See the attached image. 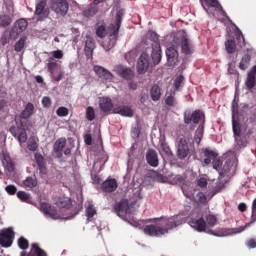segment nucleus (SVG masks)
Returning a JSON list of instances; mask_svg holds the SVG:
<instances>
[{
    "label": "nucleus",
    "instance_id": "obj_63",
    "mask_svg": "<svg viewBox=\"0 0 256 256\" xmlns=\"http://www.w3.org/2000/svg\"><path fill=\"white\" fill-rule=\"evenodd\" d=\"M39 169H40V173H42V175L47 174V168H45V165L39 166Z\"/></svg>",
    "mask_w": 256,
    "mask_h": 256
},
{
    "label": "nucleus",
    "instance_id": "obj_32",
    "mask_svg": "<svg viewBox=\"0 0 256 256\" xmlns=\"http://www.w3.org/2000/svg\"><path fill=\"white\" fill-rule=\"evenodd\" d=\"M202 7L205 9V11H207L206 7H213L214 9H217L218 11L221 10V6L219 5V2H217V0H200Z\"/></svg>",
    "mask_w": 256,
    "mask_h": 256
},
{
    "label": "nucleus",
    "instance_id": "obj_56",
    "mask_svg": "<svg viewBox=\"0 0 256 256\" xmlns=\"http://www.w3.org/2000/svg\"><path fill=\"white\" fill-rule=\"evenodd\" d=\"M6 191L9 195H15V193H17V188L13 185H8L6 186Z\"/></svg>",
    "mask_w": 256,
    "mask_h": 256
},
{
    "label": "nucleus",
    "instance_id": "obj_51",
    "mask_svg": "<svg viewBox=\"0 0 256 256\" xmlns=\"http://www.w3.org/2000/svg\"><path fill=\"white\" fill-rule=\"evenodd\" d=\"M35 161L38 164V166L45 165V159L41 154H35Z\"/></svg>",
    "mask_w": 256,
    "mask_h": 256
},
{
    "label": "nucleus",
    "instance_id": "obj_43",
    "mask_svg": "<svg viewBox=\"0 0 256 256\" xmlns=\"http://www.w3.org/2000/svg\"><path fill=\"white\" fill-rule=\"evenodd\" d=\"M86 119L87 121H93L95 119V109L91 106L86 108Z\"/></svg>",
    "mask_w": 256,
    "mask_h": 256
},
{
    "label": "nucleus",
    "instance_id": "obj_29",
    "mask_svg": "<svg viewBox=\"0 0 256 256\" xmlns=\"http://www.w3.org/2000/svg\"><path fill=\"white\" fill-rule=\"evenodd\" d=\"M104 191L111 193L117 189V181L115 179H108L103 183Z\"/></svg>",
    "mask_w": 256,
    "mask_h": 256
},
{
    "label": "nucleus",
    "instance_id": "obj_22",
    "mask_svg": "<svg viewBox=\"0 0 256 256\" xmlns=\"http://www.w3.org/2000/svg\"><path fill=\"white\" fill-rule=\"evenodd\" d=\"M203 119H205V115L203 114V112L195 111L191 115V118L186 115L185 118H184V121L187 124L191 123V121H193V123H201V121H203Z\"/></svg>",
    "mask_w": 256,
    "mask_h": 256
},
{
    "label": "nucleus",
    "instance_id": "obj_54",
    "mask_svg": "<svg viewBox=\"0 0 256 256\" xmlns=\"http://www.w3.org/2000/svg\"><path fill=\"white\" fill-rule=\"evenodd\" d=\"M42 105L43 107H45L46 109H49V107H51V98L45 96L42 98Z\"/></svg>",
    "mask_w": 256,
    "mask_h": 256
},
{
    "label": "nucleus",
    "instance_id": "obj_2",
    "mask_svg": "<svg viewBox=\"0 0 256 256\" xmlns=\"http://www.w3.org/2000/svg\"><path fill=\"white\" fill-rule=\"evenodd\" d=\"M183 223H185L183 216L156 218L153 224L144 227V234L149 235V237H161V235H167L171 229H175V227H179Z\"/></svg>",
    "mask_w": 256,
    "mask_h": 256
},
{
    "label": "nucleus",
    "instance_id": "obj_64",
    "mask_svg": "<svg viewBox=\"0 0 256 256\" xmlns=\"http://www.w3.org/2000/svg\"><path fill=\"white\" fill-rule=\"evenodd\" d=\"M239 211H245L247 209V205L245 203H241L238 205Z\"/></svg>",
    "mask_w": 256,
    "mask_h": 256
},
{
    "label": "nucleus",
    "instance_id": "obj_19",
    "mask_svg": "<svg viewBox=\"0 0 256 256\" xmlns=\"http://www.w3.org/2000/svg\"><path fill=\"white\" fill-rule=\"evenodd\" d=\"M206 159L204 160V163L206 165H209V163H213V167L215 169H219V165L221 163V161L217 158V153L214 151H206Z\"/></svg>",
    "mask_w": 256,
    "mask_h": 256
},
{
    "label": "nucleus",
    "instance_id": "obj_28",
    "mask_svg": "<svg viewBox=\"0 0 256 256\" xmlns=\"http://www.w3.org/2000/svg\"><path fill=\"white\" fill-rule=\"evenodd\" d=\"M39 147V138L36 135L30 136V138L27 141V149L29 151H37Z\"/></svg>",
    "mask_w": 256,
    "mask_h": 256
},
{
    "label": "nucleus",
    "instance_id": "obj_5",
    "mask_svg": "<svg viewBox=\"0 0 256 256\" xmlns=\"http://www.w3.org/2000/svg\"><path fill=\"white\" fill-rule=\"evenodd\" d=\"M170 38L171 45H175L176 47L181 45L182 52H184L185 55L191 54V46L189 45V40L187 39V33H185V31L181 30L173 32Z\"/></svg>",
    "mask_w": 256,
    "mask_h": 256
},
{
    "label": "nucleus",
    "instance_id": "obj_7",
    "mask_svg": "<svg viewBox=\"0 0 256 256\" xmlns=\"http://www.w3.org/2000/svg\"><path fill=\"white\" fill-rule=\"evenodd\" d=\"M133 207H139V204L137 202H134L129 204V201L123 200L119 204L118 208V216L122 217V219H129L131 217V212L133 211Z\"/></svg>",
    "mask_w": 256,
    "mask_h": 256
},
{
    "label": "nucleus",
    "instance_id": "obj_27",
    "mask_svg": "<svg viewBox=\"0 0 256 256\" xmlns=\"http://www.w3.org/2000/svg\"><path fill=\"white\" fill-rule=\"evenodd\" d=\"M27 29V20L20 19L18 20L13 28V33H16V35H19V33H23Z\"/></svg>",
    "mask_w": 256,
    "mask_h": 256
},
{
    "label": "nucleus",
    "instance_id": "obj_14",
    "mask_svg": "<svg viewBox=\"0 0 256 256\" xmlns=\"http://www.w3.org/2000/svg\"><path fill=\"white\" fill-rule=\"evenodd\" d=\"M1 161L6 173H13V171H15V163L11 160L9 153L2 152Z\"/></svg>",
    "mask_w": 256,
    "mask_h": 256
},
{
    "label": "nucleus",
    "instance_id": "obj_40",
    "mask_svg": "<svg viewBox=\"0 0 256 256\" xmlns=\"http://www.w3.org/2000/svg\"><path fill=\"white\" fill-rule=\"evenodd\" d=\"M250 61H251V57L249 55H244L239 65L240 69H242V71H245V69L249 67Z\"/></svg>",
    "mask_w": 256,
    "mask_h": 256
},
{
    "label": "nucleus",
    "instance_id": "obj_60",
    "mask_svg": "<svg viewBox=\"0 0 256 256\" xmlns=\"http://www.w3.org/2000/svg\"><path fill=\"white\" fill-rule=\"evenodd\" d=\"M232 167H233V163H231V162L229 164L224 165L223 170H222V172H220V174L221 173H229V171H231Z\"/></svg>",
    "mask_w": 256,
    "mask_h": 256
},
{
    "label": "nucleus",
    "instance_id": "obj_59",
    "mask_svg": "<svg viewBox=\"0 0 256 256\" xmlns=\"http://www.w3.org/2000/svg\"><path fill=\"white\" fill-rule=\"evenodd\" d=\"M207 223L208 225H215V223H217V218H215L213 215H209L207 217Z\"/></svg>",
    "mask_w": 256,
    "mask_h": 256
},
{
    "label": "nucleus",
    "instance_id": "obj_10",
    "mask_svg": "<svg viewBox=\"0 0 256 256\" xmlns=\"http://www.w3.org/2000/svg\"><path fill=\"white\" fill-rule=\"evenodd\" d=\"M166 57L168 67H175L179 63V51H177L176 45H172L166 49Z\"/></svg>",
    "mask_w": 256,
    "mask_h": 256
},
{
    "label": "nucleus",
    "instance_id": "obj_18",
    "mask_svg": "<svg viewBox=\"0 0 256 256\" xmlns=\"http://www.w3.org/2000/svg\"><path fill=\"white\" fill-rule=\"evenodd\" d=\"M177 154L180 159H185V157L189 155V145L187 144V140L181 139L179 141Z\"/></svg>",
    "mask_w": 256,
    "mask_h": 256
},
{
    "label": "nucleus",
    "instance_id": "obj_53",
    "mask_svg": "<svg viewBox=\"0 0 256 256\" xmlns=\"http://www.w3.org/2000/svg\"><path fill=\"white\" fill-rule=\"evenodd\" d=\"M52 57H54V59H63V52L61 50H54L51 52Z\"/></svg>",
    "mask_w": 256,
    "mask_h": 256
},
{
    "label": "nucleus",
    "instance_id": "obj_35",
    "mask_svg": "<svg viewBox=\"0 0 256 256\" xmlns=\"http://www.w3.org/2000/svg\"><path fill=\"white\" fill-rule=\"evenodd\" d=\"M235 117H237L236 108L235 106L232 107V125H233V132L234 135H239L241 133V128L239 124L235 121Z\"/></svg>",
    "mask_w": 256,
    "mask_h": 256
},
{
    "label": "nucleus",
    "instance_id": "obj_34",
    "mask_svg": "<svg viewBox=\"0 0 256 256\" xmlns=\"http://www.w3.org/2000/svg\"><path fill=\"white\" fill-rule=\"evenodd\" d=\"M150 95L153 101H159L161 99V88L157 85H153L150 89Z\"/></svg>",
    "mask_w": 256,
    "mask_h": 256
},
{
    "label": "nucleus",
    "instance_id": "obj_11",
    "mask_svg": "<svg viewBox=\"0 0 256 256\" xmlns=\"http://www.w3.org/2000/svg\"><path fill=\"white\" fill-rule=\"evenodd\" d=\"M52 9L57 13V15H67V11H69V4H67V1L65 0H54Z\"/></svg>",
    "mask_w": 256,
    "mask_h": 256
},
{
    "label": "nucleus",
    "instance_id": "obj_30",
    "mask_svg": "<svg viewBox=\"0 0 256 256\" xmlns=\"http://www.w3.org/2000/svg\"><path fill=\"white\" fill-rule=\"evenodd\" d=\"M21 256H27L25 253H21ZM28 256H47V253L43 251L41 248H39V245L33 244L30 254Z\"/></svg>",
    "mask_w": 256,
    "mask_h": 256
},
{
    "label": "nucleus",
    "instance_id": "obj_42",
    "mask_svg": "<svg viewBox=\"0 0 256 256\" xmlns=\"http://www.w3.org/2000/svg\"><path fill=\"white\" fill-rule=\"evenodd\" d=\"M201 139H203V125H200L196 130L194 141L199 145V143H201Z\"/></svg>",
    "mask_w": 256,
    "mask_h": 256
},
{
    "label": "nucleus",
    "instance_id": "obj_41",
    "mask_svg": "<svg viewBox=\"0 0 256 256\" xmlns=\"http://www.w3.org/2000/svg\"><path fill=\"white\" fill-rule=\"evenodd\" d=\"M160 153L162 155V157H171V155H173V153L171 152V148H169V146L162 144L160 147Z\"/></svg>",
    "mask_w": 256,
    "mask_h": 256
},
{
    "label": "nucleus",
    "instance_id": "obj_26",
    "mask_svg": "<svg viewBox=\"0 0 256 256\" xmlns=\"http://www.w3.org/2000/svg\"><path fill=\"white\" fill-rule=\"evenodd\" d=\"M114 113L122 115V117H133V110L127 106H121L114 109Z\"/></svg>",
    "mask_w": 256,
    "mask_h": 256
},
{
    "label": "nucleus",
    "instance_id": "obj_39",
    "mask_svg": "<svg viewBox=\"0 0 256 256\" xmlns=\"http://www.w3.org/2000/svg\"><path fill=\"white\" fill-rule=\"evenodd\" d=\"M188 197H193V199L195 201H197V203H206L207 202V197L205 196V194L199 192L198 194H192V195H188Z\"/></svg>",
    "mask_w": 256,
    "mask_h": 256
},
{
    "label": "nucleus",
    "instance_id": "obj_44",
    "mask_svg": "<svg viewBox=\"0 0 256 256\" xmlns=\"http://www.w3.org/2000/svg\"><path fill=\"white\" fill-rule=\"evenodd\" d=\"M56 115H58V117H67V115H69V109H67V107H59L56 110Z\"/></svg>",
    "mask_w": 256,
    "mask_h": 256
},
{
    "label": "nucleus",
    "instance_id": "obj_1",
    "mask_svg": "<svg viewBox=\"0 0 256 256\" xmlns=\"http://www.w3.org/2000/svg\"><path fill=\"white\" fill-rule=\"evenodd\" d=\"M115 17L114 24H111L109 28L105 26V24H100L96 28V35L97 37H100V39H103V37H107L106 41L103 42V48L105 51H111L113 47H115V44L117 43V33H119V27H121V17H123V10L119 8H115L113 10Z\"/></svg>",
    "mask_w": 256,
    "mask_h": 256
},
{
    "label": "nucleus",
    "instance_id": "obj_37",
    "mask_svg": "<svg viewBox=\"0 0 256 256\" xmlns=\"http://www.w3.org/2000/svg\"><path fill=\"white\" fill-rule=\"evenodd\" d=\"M93 49H95V42H93V39L88 38L85 46V53L87 55H91L93 53Z\"/></svg>",
    "mask_w": 256,
    "mask_h": 256
},
{
    "label": "nucleus",
    "instance_id": "obj_57",
    "mask_svg": "<svg viewBox=\"0 0 256 256\" xmlns=\"http://www.w3.org/2000/svg\"><path fill=\"white\" fill-rule=\"evenodd\" d=\"M95 13H96L95 9H87L83 11L84 17H93Z\"/></svg>",
    "mask_w": 256,
    "mask_h": 256
},
{
    "label": "nucleus",
    "instance_id": "obj_17",
    "mask_svg": "<svg viewBox=\"0 0 256 256\" xmlns=\"http://www.w3.org/2000/svg\"><path fill=\"white\" fill-rule=\"evenodd\" d=\"M45 5H47L45 0H36L35 15H37L39 19H43L49 15V11H47Z\"/></svg>",
    "mask_w": 256,
    "mask_h": 256
},
{
    "label": "nucleus",
    "instance_id": "obj_12",
    "mask_svg": "<svg viewBox=\"0 0 256 256\" xmlns=\"http://www.w3.org/2000/svg\"><path fill=\"white\" fill-rule=\"evenodd\" d=\"M151 57L153 65H159L162 59L161 45L159 42L152 43Z\"/></svg>",
    "mask_w": 256,
    "mask_h": 256
},
{
    "label": "nucleus",
    "instance_id": "obj_46",
    "mask_svg": "<svg viewBox=\"0 0 256 256\" xmlns=\"http://www.w3.org/2000/svg\"><path fill=\"white\" fill-rule=\"evenodd\" d=\"M18 199H21V201H28V199H31V194L24 192V191H19L17 193Z\"/></svg>",
    "mask_w": 256,
    "mask_h": 256
},
{
    "label": "nucleus",
    "instance_id": "obj_21",
    "mask_svg": "<svg viewBox=\"0 0 256 256\" xmlns=\"http://www.w3.org/2000/svg\"><path fill=\"white\" fill-rule=\"evenodd\" d=\"M94 71L101 79H106V81L113 79V74L101 66H95Z\"/></svg>",
    "mask_w": 256,
    "mask_h": 256
},
{
    "label": "nucleus",
    "instance_id": "obj_23",
    "mask_svg": "<svg viewBox=\"0 0 256 256\" xmlns=\"http://www.w3.org/2000/svg\"><path fill=\"white\" fill-rule=\"evenodd\" d=\"M146 160L152 167H157L159 165V158L157 157V152H155V150H149L147 152Z\"/></svg>",
    "mask_w": 256,
    "mask_h": 256
},
{
    "label": "nucleus",
    "instance_id": "obj_47",
    "mask_svg": "<svg viewBox=\"0 0 256 256\" xmlns=\"http://www.w3.org/2000/svg\"><path fill=\"white\" fill-rule=\"evenodd\" d=\"M183 80H184L183 74L177 75V76L175 77V79H174V87H175L176 89H179V87H181V83H183Z\"/></svg>",
    "mask_w": 256,
    "mask_h": 256
},
{
    "label": "nucleus",
    "instance_id": "obj_48",
    "mask_svg": "<svg viewBox=\"0 0 256 256\" xmlns=\"http://www.w3.org/2000/svg\"><path fill=\"white\" fill-rule=\"evenodd\" d=\"M18 247H20V249H28L29 242L25 238H19L18 239Z\"/></svg>",
    "mask_w": 256,
    "mask_h": 256
},
{
    "label": "nucleus",
    "instance_id": "obj_33",
    "mask_svg": "<svg viewBox=\"0 0 256 256\" xmlns=\"http://www.w3.org/2000/svg\"><path fill=\"white\" fill-rule=\"evenodd\" d=\"M202 7L205 9V11H207L206 7H213L214 9H217L218 11L221 10V6L219 5V2H217V0H200Z\"/></svg>",
    "mask_w": 256,
    "mask_h": 256
},
{
    "label": "nucleus",
    "instance_id": "obj_8",
    "mask_svg": "<svg viewBox=\"0 0 256 256\" xmlns=\"http://www.w3.org/2000/svg\"><path fill=\"white\" fill-rule=\"evenodd\" d=\"M15 239V232L13 228H5L0 230V245L1 247H11Z\"/></svg>",
    "mask_w": 256,
    "mask_h": 256
},
{
    "label": "nucleus",
    "instance_id": "obj_49",
    "mask_svg": "<svg viewBox=\"0 0 256 256\" xmlns=\"http://www.w3.org/2000/svg\"><path fill=\"white\" fill-rule=\"evenodd\" d=\"M11 24V18L9 16L0 17V25L2 27H7V25Z\"/></svg>",
    "mask_w": 256,
    "mask_h": 256
},
{
    "label": "nucleus",
    "instance_id": "obj_55",
    "mask_svg": "<svg viewBox=\"0 0 256 256\" xmlns=\"http://www.w3.org/2000/svg\"><path fill=\"white\" fill-rule=\"evenodd\" d=\"M48 71L53 75L55 73L54 69L57 67V62L49 61L47 64Z\"/></svg>",
    "mask_w": 256,
    "mask_h": 256
},
{
    "label": "nucleus",
    "instance_id": "obj_20",
    "mask_svg": "<svg viewBox=\"0 0 256 256\" xmlns=\"http://www.w3.org/2000/svg\"><path fill=\"white\" fill-rule=\"evenodd\" d=\"M99 107L104 113H109L113 110V101L109 97H102L99 99Z\"/></svg>",
    "mask_w": 256,
    "mask_h": 256
},
{
    "label": "nucleus",
    "instance_id": "obj_9",
    "mask_svg": "<svg viewBox=\"0 0 256 256\" xmlns=\"http://www.w3.org/2000/svg\"><path fill=\"white\" fill-rule=\"evenodd\" d=\"M40 210L46 217H50V219H65L63 213L56 211L55 208L51 207L47 202H42L40 204Z\"/></svg>",
    "mask_w": 256,
    "mask_h": 256
},
{
    "label": "nucleus",
    "instance_id": "obj_62",
    "mask_svg": "<svg viewBox=\"0 0 256 256\" xmlns=\"http://www.w3.org/2000/svg\"><path fill=\"white\" fill-rule=\"evenodd\" d=\"M84 139H85L86 145H91V134H86Z\"/></svg>",
    "mask_w": 256,
    "mask_h": 256
},
{
    "label": "nucleus",
    "instance_id": "obj_31",
    "mask_svg": "<svg viewBox=\"0 0 256 256\" xmlns=\"http://www.w3.org/2000/svg\"><path fill=\"white\" fill-rule=\"evenodd\" d=\"M65 145H67V140L65 138L58 139L54 144V151L58 153V156L61 155L63 149H65Z\"/></svg>",
    "mask_w": 256,
    "mask_h": 256
},
{
    "label": "nucleus",
    "instance_id": "obj_24",
    "mask_svg": "<svg viewBox=\"0 0 256 256\" xmlns=\"http://www.w3.org/2000/svg\"><path fill=\"white\" fill-rule=\"evenodd\" d=\"M20 186L28 189L37 187V177L35 175L27 177L20 183Z\"/></svg>",
    "mask_w": 256,
    "mask_h": 256
},
{
    "label": "nucleus",
    "instance_id": "obj_25",
    "mask_svg": "<svg viewBox=\"0 0 256 256\" xmlns=\"http://www.w3.org/2000/svg\"><path fill=\"white\" fill-rule=\"evenodd\" d=\"M255 75H256V66L252 67L248 72V77L246 80V87L248 89H253L255 87Z\"/></svg>",
    "mask_w": 256,
    "mask_h": 256
},
{
    "label": "nucleus",
    "instance_id": "obj_50",
    "mask_svg": "<svg viewBox=\"0 0 256 256\" xmlns=\"http://www.w3.org/2000/svg\"><path fill=\"white\" fill-rule=\"evenodd\" d=\"M97 213V210H95L93 208V206H88L86 209V215L88 217V219H91V217H93V215H95Z\"/></svg>",
    "mask_w": 256,
    "mask_h": 256
},
{
    "label": "nucleus",
    "instance_id": "obj_4",
    "mask_svg": "<svg viewBox=\"0 0 256 256\" xmlns=\"http://www.w3.org/2000/svg\"><path fill=\"white\" fill-rule=\"evenodd\" d=\"M224 47L229 55L235 53L237 47H245V37L243 36V32H241L235 25L229 27Z\"/></svg>",
    "mask_w": 256,
    "mask_h": 256
},
{
    "label": "nucleus",
    "instance_id": "obj_38",
    "mask_svg": "<svg viewBox=\"0 0 256 256\" xmlns=\"http://www.w3.org/2000/svg\"><path fill=\"white\" fill-rule=\"evenodd\" d=\"M27 41L26 37H22L19 39V41H17L14 45V49L15 51H17V53L23 51V48L25 47V42Z\"/></svg>",
    "mask_w": 256,
    "mask_h": 256
},
{
    "label": "nucleus",
    "instance_id": "obj_58",
    "mask_svg": "<svg viewBox=\"0 0 256 256\" xmlns=\"http://www.w3.org/2000/svg\"><path fill=\"white\" fill-rule=\"evenodd\" d=\"M53 79H55L56 81H61L63 79V77H65V72L64 71H60L59 74L57 76H55V72L52 75Z\"/></svg>",
    "mask_w": 256,
    "mask_h": 256
},
{
    "label": "nucleus",
    "instance_id": "obj_3",
    "mask_svg": "<svg viewBox=\"0 0 256 256\" xmlns=\"http://www.w3.org/2000/svg\"><path fill=\"white\" fill-rule=\"evenodd\" d=\"M35 106L28 103L21 114L16 118V125L10 128V133L19 141V143H27V129H31L29 118L33 115Z\"/></svg>",
    "mask_w": 256,
    "mask_h": 256
},
{
    "label": "nucleus",
    "instance_id": "obj_45",
    "mask_svg": "<svg viewBox=\"0 0 256 256\" xmlns=\"http://www.w3.org/2000/svg\"><path fill=\"white\" fill-rule=\"evenodd\" d=\"M165 103L169 107H175V105L177 104V101L175 100V97H173V95H168L166 96Z\"/></svg>",
    "mask_w": 256,
    "mask_h": 256
},
{
    "label": "nucleus",
    "instance_id": "obj_52",
    "mask_svg": "<svg viewBox=\"0 0 256 256\" xmlns=\"http://www.w3.org/2000/svg\"><path fill=\"white\" fill-rule=\"evenodd\" d=\"M198 187H207V178L205 176L200 177L197 180Z\"/></svg>",
    "mask_w": 256,
    "mask_h": 256
},
{
    "label": "nucleus",
    "instance_id": "obj_6",
    "mask_svg": "<svg viewBox=\"0 0 256 256\" xmlns=\"http://www.w3.org/2000/svg\"><path fill=\"white\" fill-rule=\"evenodd\" d=\"M136 71L139 75H145V73H151L153 71V64H151V59L147 52L142 53L139 57Z\"/></svg>",
    "mask_w": 256,
    "mask_h": 256
},
{
    "label": "nucleus",
    "instance_id": "obj_16",
    "mask_svg": "<svg viewBox=\"0 0 256 256\" xmlns=\"http://www.w3.org/2000/svg\"><path fill=\"white\" fill-rule=\"evenodd\" d=\"M247 226H240L238 228L223 229L221 232H216L213 235L215 237H229L230 235H237V233H243Z\"/></svg>",
    "mask_w": 256,
    "mask_h": 256
},
{
    "label": "nucleus",
    "instance_id": "obj_13",
    "mask_svg": "<svg viewBox=\"0 0 256 256\" xmlns=\"http://www.w3.org/2000/svg\"><path fill=\"white\" fill-rule=\"evenodd\" d=\"M114 71H115V73H117V75H119L123 79L129 80V79H133V77H135V73L133 72V70H131V68L125 67L123 65L115 66Z\"/></svg>",
    "mask_w": 256,
    "mask_h": 256
},
{
    "label": "nucleus",
    "instance_id": "obj_15",
    "mask_svg": "<svg viewBox=\"0 0 256 256\" xmlns=\"http://www.w3.org/2000/svg\"><path fill=\"white\" fill-rule=\"evenodd\" d=\"M189 225L190 227H192V229H195V231H198L199 233H203V231H205V229L207 228V223L201 217L192 218L189 222Z\"/></svg>",
    "mask_w": 256,
    "mask_h": 256
},
{
    "label": "nucleus",
    "instance_id": "obj_61",
    "mask_svg": "<svg viewBox=\"0 0 256 256\" xmlns=\"http://www.w3.org/2000/svg\"><path fill=\"white\" fill-rule=\"evenodd\" d=\"M247 247H249L250 249H255L256 248V239L248 240Z\"/></svg>",
    "mask_w": 256,
    "mask_h": 256
},
{
    "label": "nucleus",
    "instance_id": "obj_36",
    "mask_svg": "<svg viewBox=\"0 0 256 256\" xmlns=\"http://www.w3.org/2000/svg\"><path fill=\"white\" fill-rule=\"evenodd\" d=\"M56 205L65 209L71 206V199L69 197H60L56 200Z\"/></svg>",
    "mask_w": 256,
    "mask_h": 256
}]
</instances>
